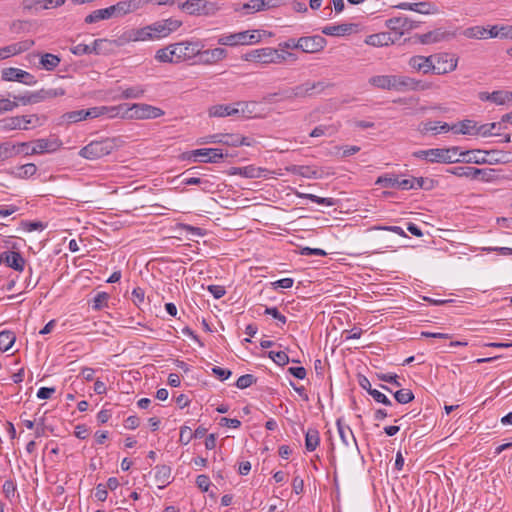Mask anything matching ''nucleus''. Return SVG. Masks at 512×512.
I'll list each match as a JSON object with an SVG mask.
<instances>
[{"instance_id": "1", "label": "nucleus", "mask_w": 512, "mask_h": 512, "mask_svg": "<svg viewBox=\"0 0 512 512\" xmlns=\"http://www.w3.org/2000/svg\"><path fill=\"white\" fill-rule=\"evenodd\" d=\"M369 84L383 90L397 92L423 91L430 88V84L405 75H375L369 78Z\"/></svg>"}, {"instance_id": "2", "label": "nucleus", "mask_w": 512, "mask_h": 512, "mask_svg": "<svg viewBox=\"0 0 512 512\" xmlns=\"http://www.w3.org/2000/svg\"><path fill=\"white\" fill-rule=\"evenodd\" d=\"M246 61H254L263 64L269 63H282L287 59L296 60V56L293 53L285 52L280 53L279 50L265 47L260 49L252 50L244 55Z\"/></svg>"}, {"instance_id": "3", "label": "nucleus", "mask_w": 512, "mask_h": 512, "mask_svg": "<svg viewBox=\"0 0 512 512\" xmlns=\"http://www.w3.org/2000/svg\"><path fill=\"white\" fill-rule=\"evenodd\" d=\"M114 139L106 138L100 141H92L79 151V155L88 160H96L107 156L115 149Z\"/></svg>"}, {"instance_id": "4", "label": "nucleus", "mask_w": 512, "mask_h": 512, "mask_svg": "<svg viewBox=\"0 0 512 512\" xmlns=\"http://www.w3.org/2000/svg\"><path fill=\"white\" fill-rule=\"evenodd\" d=\"M122 116L130 119H156L164 115V111L158 107L145 104L135 103L131 106L124 104Z\"/></svg>"}, {"instance_id": "5", "label": "nucleus", "mask_w": 512, "mask_h": 512, "mask_svg": "<svg viewBox=\"0 0 512 512\" xmlns=\"http://www.w3.org/2000/svg\"><path fill=\"white\" fill-rule=\"evenodd\" d=\"M179 8L193 16H212L220 10L218 3L208 0H187Z\"/></svg>"}, {"instance_id": "6", "label": "nucleus", "mask_w": 512, "mask_h": 512, "mask_svg": "<svg viewBox=\"0 0 512 512\" xmlns=\"http://www.w3.org/2000/svg\"><path fill=\"white\" fill-rule=\"evenodd\" d=\"M203 48L204 44L200 40L174 43L173 52L176 63L193 60Z\"/></svg>"}, {"instance_id": "7", "label": "nucleus", "mask_w": 512, "mask_h": 512, "mask_svg": "<svg viewBox=\"0 0 512 512\" xmlns=\"http://www.w3.org/2000/svg\"><path fill=\"white\" fill-rule=\"evenodd\" d=\"M432 73L443 75L454 71L457 68L458 58L450 53H436L432 55Z\"/></svg>"}, {"instance_id": "8", "label": "nucleus", "mask_w": 512, "mask_h": 512, "mask_svg": "<svg viewBox=\"0 0 512 512\" xmlns=\"http://www.w3.org/2000/svg\"><path fill=\"white\" fill-rule=\"evenodd\" d=\"M2 123V127L6 130H28L29 125L33 127L42 125L40 117L36 114L8 117L3 119Z\"/></svg>"}, {"instance_id": "9", "label": "nucleus", "mask_w": 512, "mask_h": 512, "mask_svg": "<svg viewBox=\"0 0 512 512\" xmlns=\"http://www.w3.org/2000/svg\"><path fill=\"white\" fill-rule=\"evenodd\" d=\"M228 153L219 148H201L188 153L187 159L194 162L219 163Z\"/></svg>"}, {"instance_id": "10", "label": "nucleus", "mask_w": 512, "mask_h": 512, "mask_svg": "<svg viewBox=\"0 0 512 512\" xmlns=\"http://www.w3.org/2000/svg\"><path fill=\"white\" fill-rule=\"evenodd\" d=\"M258 41L259 36L255 35V31H241L229 35H222L217 40L219 45L232 47L237 45H249Z\"/></svg>"}, {"instance_id": "11", "label": "nucleus", "mask_w": 512, "mask_h": 512, "mask_svg": "<svg viewBox=\"0 0 512 512\" xmlns=\"http://www.w3.org/2000/svg\"><path fill=\"white\" fill-rule=\"evenodd\" d=\"M329 86H331V84L326 83L325 81H305L293 87L294 99L306 98L320 94Z\"/></svg>"}, {"instance_id": "12", "label": "nucleus", "mask_w": 512, "mask_h": 512, "mask_svg": "<svg viewBox=\"0 0 512 512\" xmlns=\"http://www.w3.org/2000/svg\"><path fill=\"white\" fill-rule=\"evenodd\" d=\"M62 146V141L52 136L49 138H41L35 141V146L31 148V151H25V155H36L56 152Z\"/></svg>"}, {"instance_id": "13", "label": "nucleus", "mask_w": 512, "mask_h": 512, "mask_svg": "<svg viewBox=\"0 0 512 512\" xmlns=\"http://www.w3.org/2000/svg\"><path fill=\"white\" fill-rule=\"evenodd\" d=\"M297 43L299 50L312 54L322 51L327 45V40L323 36L312 35L298 38Z\"/></svg>"}, {"instance_id": "14", "label": "nucleus", "mask_w": 512, "mask_h": 512, "mask_svg": "<svg viewBox=\"0 0 512 512\" xmlns=\"http://www.w3.org/2000/svg\"><path fill=\"white\" fill-rule=\"evenodd\" d=\"M479 154H500L497 150H491V151H484V150H469L465 152H461L459 154L460 157H462L461 161L465 163H474V164H495V163H506L508 160H502V159H494V160H488L485 156H478Z\"/></svg>"}, {"instance_id": "15", "label": "nucleus", "mask_w": 512, "mask_h": 512, "mask_svg": "<svg viewBox=\"0 0 512 512\" xmlns=\"http://www.w3.org/2000/svg\"><path fill=\"white\" fill-rule=\"evenodd\" d=\"M2 79L5 81H17L28 86L37 83V79L31 73L19 68L9 67L2 70Z\"/></svg>"}, {"instance_id": "16", "label": "nucleus", "mask_w": 512, "mask_h": 512, "mask_svg": "<svg viewBox=\"0 0 512 512\" xmlns=\"http://www.w3.org/2000/svg\"><path fill=\"white\" fill-rule=\"evenodd\" d=\"M448 173L453 174L458 177H466L470 179H477L478 177H482V179L488 180V177L491 176L493 172L492 169H480L472 166H457L452 167L447 170Z\"/></svg>"}, {"instance_id": "17", "label": "nucleus", "mask_w": 512, "mask_h": 512, "mask_svg": "<svg viewBox=\"0 0 512 512\" xmlns=\"http://www.w3.org/2000/svg\"><path fill=\"white\" fill-rule=\"evenodd\" d=\"M198 60L195 63L202 65H213L227 57V50L224 48H214L199 51Z\"/></svg>"}, {"instance_id": "18", "label": "nucleus", "mask_w": 512, "mask_h": 512, "mask_svg": "<svg viewBox=\"0 0 512 512\" xmlns=\"http://www.w3.org/2000/svg\"><path fill=\"white\" fill-rule=\"evenodd\" d=\"M448 155L443 148H431L427 150H418L413 152V156L415 158L426 160L430 163H445L448 158L445 156Z\"/></svg>"}, {"instance_id": "19", "label": "nucleus", "mask_w": 512, "mask_h": 512, "mask_svg": "<svg viewBox=\"0 0 512 512\" xmlns=\"http://www.w3.org/2000/svg\"><path fill=\"white\" fill-rule=\"evenodd\" d=\"M386 27L391 30L395 41L398 40L406 30L411 29V24L406 17H393L386 20Z\"/></svg>"}, {"instance_id": "20", "label": "nucleus", "mask_w": 512, "mask_h": 512, "mask_svg": "<svg viewBox=\"0 0 512 512\" xmlns=\"http://www.w3.org/2000/svg\"><path fill=\"white\" fill-rule=\"evenodd\" d=\"M431 58L432 55H415L409 59L408 65L415 71L422 72L423 74H428L432 72L433 68H435V66L432 65Z\"/></svg>"}, {"instance_id": "21", "label": "nucleus", "mask_w": 512, "mask_h": 512, "mask_svg": "<svg viewBox=\"0 0 512 512\" xmlns=\"http://www.w3.org/2000/svg\"><path fill=\"white\" fill-rule=\"evenodd\" d=\"M153 40V36L150 34L149 26H145L138 29H132L125 32L120 38L119 41L123 42H138V41H148Z\"/></svg>"}, {"instance_id": "22", "label": "nucleus", "mask_w": 512, "mask_h": 512, "mask_svg": "<svg viewBox=\"0 0 512 512\" xmlns=\"http://www.w3.org/2000/svg\"><path fill=\"white\" fill-rule=\"evenodd\" d=\"M237 107L233 105L218 104L210 107L208 113L210 117H226L238 114L240 111L244 112V109H239V106H244L242 102H238Z\"/></svg>"}, {"instance_id": "23", "label": "nucleus", "mask_w": 512, "mask_h": 512, "mask_svg": "<svg viewBox=\"0 0 512 512\" xmlns=\"http://www.w3.org/2000/svg\"><path fill=\"white\" fill-rule=\"evenodd\" d=\"M457 125H449L446 122L441 121H428L426 123H422L420 132L423 134L432 133L433 135H437L440 133H447L451 130H455Z\"/></svg>"}, {"instance_id": "24", "label": "nucleus", "mask_w": 512, "mask_h": 512, "mask_svg": "<svg viewBox=\"0 0 512 512\" xmlns=\"http://www.w3.org/2000/svg\"><path fill=\"white\" fill-rule=\"evenodd\" d=\"M266 172H268V170L265 168L248 165L245 167H232L229 171V174L240 175L245 178H261L266 175Z\"/></svg>"}, {"instance_id": "25", "label": "nucleus", "mask_w": 512, "mask_h": 512, "mask_svg": "<svg viewBox=\"0 0 512 512\" xmlns=\"http://www.w3.org/2000/svg\"><path fill=\"white\" fill-rule=\"evenodd\" d=\"M364 42L370 46L382 47V46H387L391 43H394L395 38H393L392 33H390V32H379V33L368 35L365 38Z\"/></svg>"}, {"instance_id": "26", "label": "nucleus", "mask_w": 512, "mask_h": 512, "mask_svg": "<svg viewBox=\"0 0 512 512\" xmlns=\"http://www.w3.org/2000/svg\"><path fill=\"white\" fill-rule=\"evenodd\" d=\"M357 29V24H339L325 26L322 29V33L328 36H345L350 35Z\"/></svg>"}, {"instance_id": "27", "label": "nucleus", "mask_w": 512, "mask_h": 512, "mask_svg": "<svg viewBox=\"0 0 512 512\" xmlns=\"http://www.w3.org/2000/svg\"><path fill=\"white\" fill-rule=\"evenodd\" d=\"M506 90H495L493 92L480 91L477 94V97L482 102H491L496 105H505L506 104Z\"/></svg>"}, {"instance_id": "28", "label": "nucleus", "mask_w": 512, "mask_h": 512, "mask_svg": "<svg viewBox=\"0 0 512 512\" xmlns=\"http://www.w3.org/2000/svg\"><path fill=\"white\" fill-rule=\"evenodd\" d=\"M397 8L404 10H412L421 14H431L437 11L435 4L430 2L407 3L403 2L397 5Z\"/></svg>"}, {"instance_id": "29", "label": "nucleus", "mask_w": 512, "mask_h": 512, "mask_svg": "<svg viewBox=\"0 0 512 512\" xmlns=\"http://www.w3.org/2000/svg\"><path fill=\"white\" fill-rule=\"evenodd\" d=\"M336 425L342 443L346 447H349L351 444L357 447V441L350 426L345 425L342 421V418L337 419Z\"/></svg>"}, {"instance_id": "30", "label": "nucleus", "mask_w": 512, "mask_h": 512, "mask_svg": "<svg viewBox=\"0 0 512 512\" xmlns=\"http://www.w3.org/2000/svg\"><path fill=\"white\" fill-rule=\"evenodd\" d=\"M4 263L14 269L15 271L22 272L25 268L26 260L20 252L6 251Z\"/></svg>"}, {"instance_id": "31", "label": "nucleus", "mask_w": 512, "mask_h": 512, "mask_svg": "<svg viewBox=\"0 0 512 512\" xmlns=\"http://www.w3.org/2000/svg\"><path fill=\"white\" fill-rule=\"evenodd\" d=\"M286 170L293 175H298L304 178L317 179L320 177L318 170L308 165H291L287 167Z\"/></svg>"}, {"instance_id": "32", "label": "nucleus", "mask_w": 512, "mask_h": 512, "mask_svg": "<svg viewBox=\"0 0 512 512\" xmlns=\"http://www.w3.org/2000/svg\"><path fill=\"white\" fill-rule=\"evenodd\" d=\"M115 17L112 5L106 8L97 9L86 16L85 22L88 24L96 23L100 20H106Z\"/></svg>"}, {"instance_id": "33", "label": "nucleus", "mask_w": 512, "mask_h": 512, "mask_svg": "<svg viewBox=\"0 0 512 512\" xmlns=\"http://www.w3.org/2000/svg\"><path fill=\"white\" fill-rule=\"evenodd\" d=\"M320 444L319 431L316 428H309L305 433V447L309 452L314 451Z\"/></svg>"}, {"instance_id": "34", "label": "nucleus", "mask_w": 512, "mask_h": 512, "mask_svg": "<svg viewBox=\"0 0 512 512\" xmlns=\"http://www.w3.org/2000/svg\"><path fill=\"white\" fill-rule=\"evenodd\" d=\"M477 122L471 119H464L457 123V127L455 130H452L454 133L463 134V135H475Z\"/></svg>"}, {"instance_id": "35", "label": "nucleus", "mask_w": 512, "mask_h": 512, "mask_svg": "<svg viewBox=\"0 0 512 512\" xmlns=\"http://www.w3.org/2000/svg\"><path fill=\"white\" fill-rule=\"evenodd\" d=\"M234 11H243V15L263 11V0H251L250 2L244 3L243 5H237L234 7Z\"/></svg>"}, {"instance_id": "36", "label": "nucleus", "mask_w": 512, "mask_h": 512, "mask_svg": "<svg viewBox=\"0 0 512 512\" xmlns=\"http://www.w3.org/2000/svg\"><path fill=\"white\" fill-rule=\"evenodd\" d=\"M124 106L125 105H119L118 107H112V108L101 106V107H92V108L86 109L85 110L86 119H94V118L100 117L104 114H107L110 111H116V110H117V114H119L120 110H122L124 108Z\"/></svg>"}, {"instance_id": "37", "label": "nucleus", "mask_w": 512, "mask_h": 512, "mask_svg": "<svg viewBox=\"0 0 512 512\" xmlns=\"http://www.w3.org/2000/svg\"><path fill=\"white\" fill-rule=\"evenodd\" d=\"M171 477V468L167 465H158L155 467V479L159 485V487H164L165 485L170 483Z\"/></svg>"}, {"instance_id": "38", "label": "nucleus", "mask_w": 512, "mask_h": 512, "mask_svg": "<svg viewBox=\"0 0 512 512\" xmlns=\"http://www.w3.org/2000/svg\"><path fill=\"white\" fill-rule=\"evenodd\" d=\"M37 97V103H40L46 99H51L59 96L65 95V90L63 88H51V89H40L35 91Z\"/></svg>"}, {"instance_id": "39", "label": "nucleus", "mask_w": 512, "mask_h": 512, "mask_svg": "<svg viewBox=\"0 0 512 512\" xmlns=\"http://www.w3.org/2000/svg\"><path fill=\"white\" fill-rule=\"evenodd\" d=\"M155 59L161 63H176V57L173 52V44L159 49L155 54Z\"/></svg>"}, {"instance_id": "40", "label": "nucleus", "mask_w": 512, "mask_h": 512, "mask_svg": "<svg viewBox=\"0 0 512 512\" xmlns=\"http://www.w3.org/2000/svg\"><path fill=\"white\" fill-rule=\"evenodd\" d=\"M16 335L11 330H3L0 332V351H8L15 343Z\"/></svg>"}, {"instance_id": "41", "label": "nucleus", "mask_w": 512, "mask_h": 512, "mask_svg": "<svg viewBox=\"0 0 512 512\" xmlns=\"http://www.w3.org/2000/svg\"><path fill=\"white\" fill-rule=\"evenodd\" d=\"M462 34L469 39H487V28L483 26H472L466 28Z\"/></svg>"}, {"instance_id": "42", "label": "nucleus", "mask_w": 512, "mask_h": 512, "mask_svg": "<svg viewBox=\"0 0 512 512\" xmlns=\"http://www.w3.org/2000/svg\"><path fill=\"white\" fill-rule=\"evenodd\" d=\"M60 61L57 55L51 53L42 54L40 58L41 66L48 71L54 70L59 65Z\"/></svg>"}, {"instance_id": "43", "label": "nucleus", "mask_w": 512, "mask_h": 512, "mask_svg": "<svg viewBox=\"0 0 512 512\" xmlns=\"http://www.w3.org/2000/svg\"><path fill=\"white\" fill-rule=\"evenodd\" d=\"M399 179L394 174H385L376 180V184L383 188H398Z\"/></svg>"}, {"instance_id": "44", "label": "nucleus", "mask_w": 512, "mask_h": 512, "mask_svg": "<svg viewBox=\"0 0 512 512\" xmlns=\"http://www.w3.org/2000/svg\"><path fill=\"white\" fill-rule=\"evenodd\" d=\"M300 197L310 200L313 203L326 206H335L338 203L337 199L320 197L315 194H300Z\"/></svg>"}, {"instance_id": "45", "label": "nucleus", "mask_w": 512, "mask_h": 512, "mask_svg": "<svg viewBox=\"0 0 512 512\" xmlns=\"http://www.w3.org/2000/svg\"><path fill=\"white\" fill-rule=\"evenodd\" d=\"M145 93V89L141 85L126 88L121 93L122 99H138Z\"/></svg>"}, {"instance_id": "46", "label": "nucleus", "mask_w": 512, "mask_h": 512, "mask_svg": "<svg viewBox=\"0 0 512 512\" xmlns=\"http://www.w3.org/2000/svg\"><path fill=\"white\" fill-rule=\"evenodd\" d=\"M148 26L150 34L153 36V40L164 38L169 35L162 21L154 22Z\"/></svg>"}, {"instance_id": "47", "label": "nucleus", "mask_w": 512, "mask_h": 512, "mask_svg": "<svg viewBox=\"0 0 512 512\" xmlns=\"http://www.w3.org/2000/svg\"><path fill=\"white\" fill-rule=\"evenodd\" d=\"M37 172V166L34 163H27L16 168L15 175L20 178H29Z\"/></svg>"}, {"instance_id": "48", "label": "nucleus", "mask_w": 512, "mask_h": 512, "mask_svg": "<svg viewBox=\"0 0 512 512\" xmlns=\"http://www.w3.org/2000/svg\"><path fill=\"white\" fill-rule=\"evenodd\" d=\"M61 119L63 122H67V123H76V122L85 120L86 119L85 110L81 109V110L64 113L61 116Z\"/></svg>"}, {"instance_id": "49", "label": "nucleus", "mask_w": 512, "mask_h": 512, "mask_svg": "<svg viewBox=\"0 0 512 512\" xmlns=\"http://www.w3.org/2000/svg\"><path fill=\"white\" fill-rule=\"evenodd\" d=\"M0 149H4L5 156L11 155L13 150H16V153H24L25 151H31L29 142H22L17 145L9 146V144H3L0 146Z\"/></svg>"}, {"instance_id": "50", "label": "nucleus", "mask_w": 512, "mask_h": 512, "mask_svg": "<svg viewBox=\"0 0 512 512\" xmlns=\"http://www.w3.org/2000/svg\"><path fill=\"white\" fill-rule=\"evenodd\" d=\"M394 398L399 404H407L414 400V394L410 389H399L394 393Z\"/></svg>"}, {"instance_id": "51", "label": "nucleus", "mask_w": 512, "mask_h": 512, "mask_svg": "<svg viewBox=\"0 0 512 512\" xmlns=\"http://www.w3.org/2000/svg\"><path fill=\"white\" fill-rule=\"evenodd\" d=\"M13 99L18 102V105L37 104L35 92H26L23 95H13Z\"/></svg>"}, {"instance_id": "52", "label": "nucleus", "mask_w": 512, "mask_h": 512, "mask_svg": "<svg viewBox=\"0 0 512 512\" xmlns=\"http://www.w3.org/2000/svg\"><path fill=\"white\" fill-rule=\"evenodd\" d=\"M18 107V102L0 95V114L11 112Z\"/></svg>"}, {"instance_id": "53", "label": "nucleus", "mask_w": 512, "mask_h": 512, "mask_svg": "<svg viewBox=\"0 0 512 512\" xmlns=\"http://www.w3.org/2000/svg\"><path fill=\"white\" fill-rule=\"evenodd\" d=\"M268 356L279 366H285L290 361L288 355L284 351H269Z\"/></svg>"}, {"instance_id": "54", "label": "nucleus", "mask_w": 512, "mask_h": 512, "mask_svg": "<svg viewBox=\"0 0 512 512\" xmlns=\"http://www.w3.org/2000/svg\"><path fill=\"white\" fill-rule=\"evenodd\" d=\"M257 381V378L252 374H245L240 376L236 381V387L239 389H246Z\"/></svg>"}, {"instance_id": "55", "label": "nucleus", "mask_w": 512, "mask_h": 512, "mask_svg": "<svg viewBox=\"0 0 512 512\" xmlns=\"http://www.w3.org/2000/svg\"><path fill=\"white\" fill-rule=\"evenodd\" d=\"M109 299V295L106 292H98L92 301V307L94 310L102 309Z\"/></svg>"}, {"instance_id": "56", "label": "nucleus", "mask_w": 512, "mask_h": 512, "mask_svg": "<svg viewBox=\"0 0 512 512\" xmlns=\"http://www.w3.org/2000/svg\"><path fill=\"white\" fill-rule=\"evenodd\" d=\"M264 314L272 316L276 319L280 324L279 326H284L287 322V318L285 315L281 314L277 307H266Z\"/></svg>"}, {"instance_id": "57", "label": "nucleus", "mask_w": 512, "mask_h": 512, "mask_svg": "<svg viewBox=\"0 0 512 512\" xmlns=\"http://www.w3.org/2000/svg\"><path fill=\"white\" fill-rule=\"evenodd\" d=\"M112 9L115 17H121L128 13H130L129 5L127 0L119 1L116 4L112 5Z\"/></svg>"}, {"instance_id": "58", "label": "nucleus", "mask_w": 512, "mask_h": 512, "mask_svg": "<svg viewBox=\"0 0 512 512\" xmlns=\"http://www.w3.org/2000/svg\"><path fill=\"white\" fill-rule=\"evenodd\" d=\"M412 180L414 181L413 189L424 188L426 190H429L433 188L434 181L432 179H427L423 177H412Z\"/></svg>"}, {"instance_id": "59", "label": "nucleus", "mask_w": 512, "mask_h": 512, "mask_svg": "<svg viewBox=\"0 0 512 512\" xmlns=\"http://www.w3.org/2000/svg\"><path fill=\"white\" fill-rule=\"evenodd\" d=\"M293 87H290V88H285V89H282L280 90L279 92H276V93H273V94H270L268 96V99L269 101H272L275 99V97L279 96L282 100H294V95H293Z\"/></svg>"}, {"instance_id": "60", "label": "nucleus", "mask_w": 512, "mask_h": 512, "mask_svg": "<svg viewBox=\"0 0 512 512\" xmlns=\"http://www.w3.org/2000/svg\"><path fill=\"white\" fill-rule=\"evenodd\" d=\"M95 50V47H90L87 44L79 43L73 47H71L70 51L77 56L91 54Z\"/></svg>"}, {"instance_id": "61", "label": "nucleus", "mask_w": 512, "mask_h": 512, "mask_svg": "<svg viewBox=\"0 0 512 512\" xmlns=\"http://www.w3.org/2000/svg\"><path fill=\"white\" fill-rule=\"evenodd\" d=\"M33 45L34 41L31 39L22 40L12 44L16 55L29 50Z\"/></svg>"}, {"instance_id": "62", "label": "nucleus", "mask_w": 512, "mask_h": 512, "mask_svg": "<svg viewBox=\"0 0 512 512\" xmlns=\"http://www.w3.org/2000/svg\"><path fill=\"white\" fill-rule=\"evenodd\" d=\"M192 430L188 426H182L180 428L179 442L182 445H187L193 439Z\"/></svg>"}, {"instance_id": "63", "label": "nucleus", "mask_w": 512, "mask_h": 512, "mask_svg": "<svg viewBox=\"0 0 512 512\" xmlns=\"http://www.w3.org/2000/svg\"><path fill=\"white\" fill-rule=\"evenodd\" d=\"M144 299H145V292L142 288L140 287H136L133 289L132 291V294H131V300L132 302L140 307L141 304L144 303Z\"/></svg>"}, {"instance_id": "64", "label": "nucleus", "mask_w": 512, "mask_h": 512, "mask_svg": "<svg viewBox=\"0 0 512 512\" xmlns=\"http://www.w3.org/2000/svg\"><path fill=\"white\" fill-rule=\"evenodd\" d=\"M211 370L220 381H225L232 375L231 370L219 366H214Z\"/></svg>"}]
</instances>
